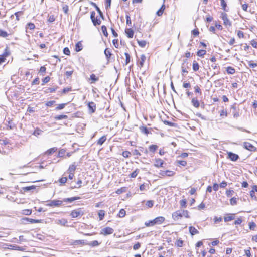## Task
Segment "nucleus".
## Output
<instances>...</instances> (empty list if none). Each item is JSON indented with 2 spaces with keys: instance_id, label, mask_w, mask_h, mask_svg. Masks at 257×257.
<instances>
[{
  "instance_id": "f8f14e48",
  "label": "nucleus",
  "mask_w": 257,
  "mask_h": 257,
  "mask_svg": "<svg viewBox=\"0 0 257 257\" xmlns=\"http://www.w3.org/2000/svg\"><path fill=\"white\" fill-rule=\"evenodd\" d=\"M79 199H80L79 197H71V198H65L63 199V200L62 201L63 202H68L69 203H71L73 201L78 200Z\"/></svg>"
},
{
  "instance_id": "a211bd4d",
  "label": "nucleus",
  "mask_w": 257,
  "mask_h": 257,
  "mask_svg": "<svg viewBox=\"0 0 257 257\" xmlns=\"http://www.w3.org/2000/svg\"><path fill=\"white\" fill-rule=\"evenodd\" d=\"M90 80L92 81L91 83H94L99 80V78L96 77L94 74H92L90 76Z\"/></svg>"
},
{
  "instance_id": "a18cd8bd",
  "label": "nucleus",
  "mask_w": 257,
  "mask_h": 257,
  "mask_svg": "<svg viewBox=\"0 0 257 257\" xmlns=\"http://www.w3.org/2000/svg\"><path fill=\"white\" fill-rule=\"evenodd\" d=\"M35 188V186H34V185H32V186H27V187H24L23 188V189L25 191H30L31 190H33Z\"/></svg>"
},
{
  "instance_id": "dca6fc26",
  "label": "nucleus",
  "mask_w": 257,
  "mask_h": 257,
  "mask_svg": "<svg viewBox=\"0 0 257 257\" xmlns=\"http://www.w3.org/2000/svg\"><path fill=\"white\" fill-rule=\"evenodd\" d=\"M125 33L127 35V36L130 38H132L133 37L134 35V31L131 28L126 29L125 30Z\"/></svg>"
},
{
  "instance_id": "423d86ee",
  "label": "nucleus",
  "mask_w": 257,
  "mask_h": 257,
  "mask_svg": "<svg viewBox=\"0 0 257 257\" xmlns=\"http://www.w3.org/2000/svg\"><path fill=\"white\" fill-rule=\"evenodd\" d=\"M243 147L251 152H254L256 150V148L253 146L251 144L248 142H244L243 143Z\"/></svg>"
},
{
  "instance_id": "4468645a",
  "label": "nucleus",
  "mask_w": 257,
  "mask_h": 257,
  "mask_svg": "<svg viewBox=\"0 0 257 257\" xmlns=\"http://www.w3.org/2000/svg\"><path fill=\"white\" fill-rule=\"evenodd\" d=\"M164 163V161L161 159H157L155 160V163L154 165L157 167H162V165Z\"/></svg>"
},
{
  "instance_id": "9b49d317",
  "label": "nucleus",
  "mask_w": 257,
  "mask_h": 257,
  "mask_svg": "<svg viewBox=\"0 0 257 257\" xmlns=\"http://www.w3.org/2000/svg\"><path fill=\"white\" fill-rule=\"evenodd\" d=\"M189 231L191 235L192 236L199 233V231L197 230V229L193 226H190L189 227Z\"/></svg>"
},
{
  "instance_id": "e2e57ef3",
  "label": "nucleus",
  "mask_w": 257,
  "mask_h": 257,
  "mask_svg": "<svg viewBox=\"0 0 257 257\" xmlns=\"http://www.w3.org/2000/svg\"><path fill=\"white\" fill-rule=\"evenodd\" d=\"M73 73V70L67 71L65 72V75L67 77V78H69L70 76H71L72 75Z\"/></svg>"
},
{
  "instance_id": "9d476101",
  "label": "nucleus",
  "mask_w": 257,
  "mask_h": 257,
  "mask_svg": "<svg viewBox=\"0 0 257 257\" xmlns=\"http://www.w3.org/2000/svg\"><path fill=\"white\" fill-rule=\"evenodd\" d=\"M165 218L163 216L157 217L154 219V220H155L156 224H162L165 221Z\"/></svg>"
},
{
  "instance_id": "c03bdc74",
  "label": "nucleus",
  "mask_w": 257,
  "mask_h": 257,
  "mask_svg": "<svg viewBox=\"0 0 257 257\" xmlns=\"http://www.w3.org/2000/svg\"><path fill=\"white\" fill-rule=\"evenodd\" d=\"M256 224L253 222L249 223V228L250 230H254L256 227Z\"/></svg>"
},
{
  "instance_id": "1a4fd4ad",
  "label": "nucleus",
  "mask_w": 257,
  "mask_h": 257,
  "mask_svg": "<svg viewBox=\"0 0 257 257\" xmlns=\"http://www.w3.org/2000/svg\"><path fill=\"white\" fill-rule=\"evenodd\" d=\"M88 107L91 113H94L96 110V105L93 102H89L88 103Z\"/></svg>"
},
{
  "instance_id": "4d7b16f0",
  "label": "nucleus",
  "mask_w": 257,
  "mask_h": 257,
  "mask_svg": "<svg viewBox=\"0 0 257 257\" xmlns=\"http://www.w3.org/2000/svg\"><path fill=\"white\" fill-rule=\"evenodd\" d=\"M65 105L66 104L64 103L59 104L58 106L56 108V110H58L63 109L65 107Z\"/></svg>"
},
{
  "instance_id": "37998d69",
  "label": "nucleus",
  "mask_w": 257,
  "mask_h": 257,
  "mask_svg": "<svg viewBox=\"0 0 257 257\" xmlns=\"http://www.w3.org/2000/svg\"><path fill=\"white\" fill-rule=\"evenodd\" d=\"M125 210L123 209H121L119 212L118 216L119 217L122 218L125 216Z\"/></svg>"
},
{
  "instance_id": "aec40b11",
  "label": "nucleus",
  "mask_w": 257,
  "mask_h": 257,
  "mask_svg": "<svg viewBox=\"0 0 257 257\" xmlns=\"http://www.w3.org/2000/svg\"><path fill=\"white\" fill-rule=\"evenodd\" d=\"M106 140V136H103L97 141V144L99 145H102L105 142Z\"/></svg>"
},
{
  "instance_id": "393cba45",
  "label": "nucleus",
  "mask_w": 257,
  "mask_h": 257,
  "mask_svg": "<svg viewBox=\"0 0 257 257\" xmlns=\"http://www.w3.org/2000/svg\"><path fill=\"white\" fill-rule=\"evenodd\" d=\"M142 133H144L146 135H148L149 133V131L147 127L144 126H141L139 127Z\"/></svg>"
},
{
  "instance_id": "ddd939ff",
  "label": "nucleus",
  "mask_w": 257,
  "mask_h": 257,
  "mask_svg": "<svg viewBox=\"0 0 257 257\" xmlns=\"http://www.w3.org/2000/svg\"><path fill=\"white\" fill-rule=\"evenodd\" d=\"M92 4L93 6H94V7L95 8L96 11H97V12L98 13L100 17L102 19H104V16H103V14L102 13V12H101V11L100 10V9H99V8L97 6V5L94 3H92Z\"/></svg>"
},
{
  "instance_id": "de8ad7c7",
  "label": "nucleus",
  "mask_w": 257,
  "mask_h": 257,
  "mask_svg": "<svg viewBox=\"0 0 257 257\" xmlns=\"http://www.w3.org/2000/svg\"><path fill=\"white\" fill-rule=\"evenodd\" d=\"M153 205H154V201L152 200H148L146 203V205L149 208L152 207Z\"/></svg>"
},
{
  "instance_id": "c756f323",
  "label": "nucleus",
  "mask_w": 257,
  "mask_h": 257,
  "mask_svg": "<svg viewBox=\"0 0 257 257\" xmlns=\"http://www.w3.org/2000/svg\"><path fill=\"white\" fill-rule=\"evenodd\" d=\"M98 216L100 220H102L105 216V211L103 210H100L98 212Z\"/></svg>"
},
{
  "instance_id": "338daca9",
  "label": "nucleus",
  "mask_w": 257,
  "mask_h": 257,
  "mask_svg": "<svg viewBox=\"0 0 257 257\" xmlns=\"http://www.w3.org/2000/svg\"><path fill=\"white\" fill-rule=\"evenodd\" d=\"M67 178L66 177H62L59 179V182L61 184H65L67 181Z\"/></svg>"
},
{
  "instance_id": "603ef678",
  "label": "nucleus",
  "mask_w": 257,
  "mask_h": 257,
  "mask_svg": "<svg viewBox=\"0 0 257 257\" xmlns=\"http://www.w3.org/2000/svg\"><path fill=\"white\" fill-rule=\"evenodd\" d=\"M65 153V150L64 149H61V150L59 151V152L58 153V157H62L64 155Z\"/></svg>"
},
{
  "instance_id": "4be33fe9",
  "label": "nucleus",
  "mask_w": 257,
  "mask_h": 257,
  "mask_svg": "<svg viewBox=\"0 0 257 257\" xmlns=\"http://www.w3.org/2000/svg\"><path fill=\"white\" fill-rule=\"evenodd\" d=\"M104 54L107 60H109L111 56L110 50L108 48H106L104 50Z\"/></svg>"
},
{
  "instance_id": "680f3d73",
  "label": "nucleus",
  "mask_w": 257,
  "mask_h": 257,
  "mask_svg": "<svg viewBox=\"0 0 257 257\" xmlns=\"http://www.w3.org/2000/svg\"><path fill=\"white\" fill-rule=\"evenodd\" d=\"M244 251H245V255L247 257H251V253H250V247L248 249L245 250Z\"/></svg>"
},
{
  "instance_id": "8fccbe9b",
  "label": "nucleus",
  "mask_w": 257,
  "mask_h": 257,
  "mask_svg": "<svg viewBox=\"0 0 257 257\" xmlns=\"http://www.w3.org/2000/svg\"><path fill=\"white\" fill-rule=\"evenodd\" d=\"M181 212L182 213V214H183V216H185L186 218H190V216L188 214V212L187 210H181Z\"/></svg>"
},
{
  "instance_id": "39448f33",
  "label": "nucleus",
  "mask_w": 257,
  "mask_h": 257,
  "mask_svg": "<svg viewBox=\"0 0 257 257\" xmlns=\"http://www.w3.org/2000/svg\"><path fill=\"white\" fill-rule=\"evenodd\" d=\"M114 230L112 228L107 227L103 228L100 232L101 234H103L104 235H107L109 234H111L113 233Z\"/></svg>"
},
{
  "instance_id": "bf43d9fd",
  "label": "nucleus",
  "mask_w": 257,
  "mask_h": 257,
  "mask_svg": "<svg viewBox=\"0 0 257 257\" xmlns=\"http://www.w3.org/2000/svg\"><path fill=\"white\" fill-rule=\"evenodd\" d=\"M63 53L66 55H69L70 54V51L68 48L65 47L63 49Z\"/></svg>"
},
{
  "instance_id": "20e7f679",
  "label": "nucleus",
  "mask_w": 257,
  "mask_h": 257,
  "mask_svg": "<svg viewBox=\"0 0 257 257\" xmlns=\"http://www.w3.org/2000/svg\"><path fill=\"white\" fill-rule=\"evenodd\" d=\"M63 201L59 200H53L49 202L47 204L48 206H56L58 207L62 204Z\"/></svg>"
},
{
  "instance_id": "2f4dec72",
  "label": "nucleus",
  "mask_w": 257,
  "mask_h": 257,
  "mask_svg": "<svg viewBox=\"0 0 257 257\" xmlns=\"http://www.w3.org/2000/svg\"><path fill=\"white\" fill-rule=\"evenodd\" d=\"M234 218V215L233 214H230V215L224 217L225 222H228L231 221Z\"/></svg>"
},
{
  "instance_id": "f03ea898",
  "label": "nucleus",
  "mask_w": 257,
  "mask_h": 257,
  "mask_svg": "<svg viewBox=\"0 0 257 257\" xmlns=\"http://www.w3.org/2000/svg\"><path fill=\"white\" fill-rule=\"evenodd\" d=\"M84 214V211L81 208H78L76 210L72 211L70 213V216L72 218H76L78 216H82Z\"/></svg>"
},
{
  "instance_id": "412c9836",
  "label": "nucleus",
  "mask_w": 257,
  "mask_h": 257,
  "mask_svg": "<svg viewBox=\"0 0 257 257\" xmlns=\"http://www.w3.org/2000/svg\"><path fill=\"white\" fill-rule=\"evenodd\" d=\"M76 166L75 165V163L72 164L71 165H70L69 166V169L67 170L68 173H74V171L76 170Z\"/></svg>"
},
{
  "instance_id": "6e6d98bb",
  "label": "nucleus",
  "mask_w": 257,
  "mask_h": 257,
  "mask_svg": "<svg viewBox=\"0 0 257 257\" xmlns=\"http://www.w3.org/2000/svg\"><path fill=\"white\" fill-rule=\"evenodd\" d=\"M23 211V213L25 215H29L32 213V211L29 209H25Z\"/></svg>"
},
{
  "instance_id": "6ab92c4d",
  "label": "nucleus",
  "mask_w": 257,
  "mask_h": 257,
  "mask_svg": "<svg viewBox=\"0 0 257 257\" xmlns=\"http://www.w3.org/2000/svg\"><path fill=\"white\" fill-rule=\"evenodd\" d=\"M191 102L192 105L196 108H198L199 107L200 103L199 101L195 98H193L192 99Z\"/></svg>"
},
{
  "instance_id": "7c9ffc66",
  "label": "nucleus",
  "mask_w": 257,
  "mask_h": 257,
  "mask_svg": "<svg viewBox=\"0 0 257 257\" xmlns=\"http://www.w3.org/2000/svg\"><path fill=\"white\" fill-rule=\"evenodd\" d=\"M43 132V131L39 128H37L34 131L33 135H35V136H38V135H41Z\"/></svg>"
},
{
  "instance_id": "864d4df0",
  "label": "nucleus",
  "mask_w": 257,
  "mask_h": 257,
  "mask_svg": "<svg viewBox=\"0 0 257 257\" xmlns=\"http://www.w3.org/2000/svg\"><path fill=\"white\" fill-rule=\"evenodd\" d=\"M67 223V221L66 219H62L58 220V224H61L63 225H65Z\"/></svg>"
},
{
  "instance_id": "f257e3e1",
  "label": "nucleus",
  "mask_w": 257,
  "mask_h": 257,
  "mask_svg": "<svg viewBox=\"0 0 257 257\" xmlns=\"http://www.w3.org/2000/svg\"><path fill=\"white\" fill-rule=\"evenodd\" d=\"M222 20L223 21V24L227 27L231 26V22L229 21V20L227 18V15L226 13L224 12L221 13V16L220 17Z\"/></svg>"
},
{
  "instance_id": "5fc2aeb1",
  "label": "nucleus",
  "mask_w": 257,
  "mask_h": 257,
  "mask_svg": "<svg viewBox=\"0 0 257 257\" xmlns=\"http://www.w3.org/2000/svg\"><path fill=\"white\" fill-rule=\"evenodd\" d=\"M255 191L253 189H252V190L250 191V195L251 197L254 199H256V197L255 195Z\"/></svg>"
},
{
  "instance_id": "7ed1b4c3",
  "label": "nucleus",
  "mask_w": 257,
  "mask_h": 257,
  "mask_svg": "<svg viewBox=\"0 0 257 257\" xmlns=\"http://www.w3.org/2000/svg\"><path fill=\"white\" fill-rule=\"evenodd\" d=\"M90 19L94 26L99 25L101 24V20L98 19L97 17L95 18V12L92 11L90 15Z\"/></svg>"
},
{
  "instance_id": "e433bc0d",
  "label": "nucleus",
  "mask_w": 257,
  "mask_h": 257,
  "mask_svg": "<svg viewBox=\"0 0 257 257\" xmlns=\"http://www.w3.org/2000/svg\"><path fill=\"white\" fill-rule=\"evenodd\" d=\"M8 35H9V34H8V33L6 31L0 29V37H3V38H6Z\"/></svg>"
},
{
  "instance_id": "49530a36",
  "label": "nucleus",
  "mask_w": 257,
  "mask_h": 257,
  "mask_svg": "<svg viewBox=\"0 0 257 257\" xmlns=\"http://www.w3.org/2000/svg\"><path fill=\"white\" fill-rule=\"evenodd\" d=\"M138 43L139 45L142 48L145 47L146 45V42L144 40L138 41Z\"/></svg>"
},
{
  "instance_id": "f3484780",
  "label": "nucleus",
  "mask_w": 257,
  "mask_h": 257,
  "mask_svg": "<svg viewBox=\"0 0 257 257\" xmlns=\"http://www.w3.org/2000/svg\"><path fill=\"white\" fill-rule=\"evenodd\" d=\"M23 219L29 221L31 223H37L41 222V220L34 219L27 217L23 218Z\"/></svg>"
},
{
  "instance_id": "cd10ccee",
  "label": "nucleus",
  "mask_w": 257,
  "mask_h": 257,
  "mask_svg": "<svg viewBox=\"0 0 257 257\" xmlns=\"http://www.w3.org/2000/svg\"><path fill=\"white\" fill-rule=\"evenodd\" d=\"M68 116L66 115H59L55 116V119L57 120H62L63 119H67Z\"/></svg>"
},
{
  "instance_id": "a19ab883",
  "label": "nucleus",
  "mask_w": 257,
  "mask_h": 257,
  "mask_svg": "<svg viewBox=\"0 0 257 257\" xmlns=\"http://www.w3.org/2000/svg\"><path fill=\"white\" fill-rule=\"evenodd\" d=\"M57 87H54V88H47L45 91V93H52L53 92H55L56 90Z\"/></svg>"
},
{
  "instance_id": "473e14b6",
  "label": "nucleus",
  "mask_w": 257,
  "mask_h": 257,
  "mask_svg": "<svg viewBox=\"0 0 257 257\" xmlns=\"http://www.w3.org/2000/svg\"><path fill=\"white\" fill-rule=\"evenodd\" d=\"M221 6L224 11H228V10L226 9L227 4L225 0H221Z\"/></svg>"
},
{
  "instance_id": "052dcab7",
  "label": "nucleus",
  "mask_w": 257,
  "mask_h": 257,
  "mask_svg": "<svg viewBox=\"0 0 257 257\" xmlns=\"http://www.w3.org/2000/svg\"><path fill=\"white\" fill-rule=\"evenodd\" d=\"M183 241L181 240H178L175 243V245L178 247H181L183 245Z\"/></svg>"
},
{
  "instance_id": "0eeeda50",
  "label": "nucleus",
  "mask_w": 257,
  "mask_h": 257,
  "mask_svg": "<svg viewBox=\"0 0 257 257\" xmlns=\"http://www.w3.org/2000/svg\"><path fill=\"white\" fill-rule=\"evenodd\" d=\"M172 218L175 220H178L180 218L182 217L183 216V214H182V213L181 211L178 210L175 212H174L172 214Z\"/></svg>"
},
{
  "instance_id": "5701e85b",
  "label": "nucleus",
  "mask_w": 257,
  "mask_h": 257,
  "mask_svg": "<svg viewBox=\"0 0 257 257\" xmlns=\"http://www.w3.org/2000/svg\"><path fill=\"white\" fill-rule=\"evenodd\" d=\"M57 149L56 147L50 148L45 152V154H47L48 155H51L53 153L57 151Z\"/></svg>"
},
{
  "instance_id": "69168bd1",
  "label": "nucleus",
  "mask_w": 257,
  "mask_h": 257,
  "mask_svg": "<svg viewBox=\"0 0 257 257\" xmlns=\"http://www.w3.org/2000/svg\"><path fill=\"white\" fill-rule=\"evenodd\" d=\"M178 163L179 165L182 166H185L187 165V162L185 161L182 160V161H178Z\"/></svg>"
},
{
  "instance_id": "72a5a7b5",
  "label": "nucleus",
  "mask_w": 257,
  "mask_h": 257,
  "mask_svg": "<svg viewBox=\"0 0 257 257\" xmlns=\"http://www.w3.org/2000/svg\"><path fill=\"white\" fill-rule=\"evenodd\" d=\"M206 53V51L205 50H199L197 52V55L200 57H203Z\"/></svg>"
},
{
  "instance_id": "774afa93",
  "label": "nucleus",
  "mask_w": 257,
  "mask_h": 257,
  "mask_svg": "<svg viewBox=\"0 0 257 257\" xmlns=\"http://www.w3.org/2000/svg\"><path fill=\"white\" fill-rule=\"evenodd\" d=\"M55 103V101H50L46 103V105L48 107L52 106Z\"/></svg>"
},
{
  "instance_id": "0e129e2a",
  "label": "nucleus",
  "mask_w": 257,
  "mask_h": 257,
  "mask_svg": "<svg viewBox=\"0 0 257 257\" xmlns=\"http://www.w3.org/2000/svg\"><path fill=\"white\" fill-rule=\"evenodd\" d=\"M125 188H121L120 189H118L116 191V193L118 194H120L125 191Z\"/></svg>"
},
{
  "instance_id": "c85d7f7f",
  "label": "nucleus",
  "mask_w": 257,
  "mask_h": 257,
  "mask_svg": "<svg viewBox=\"0 0 257 257\" xmlns=\"http://www.w3.org/2000/svg\"><path fill=\"white\" fill-rule=\"evenodd\" d=\"M124 55L125 56L126 59H125V63H123V65H126L130 62V56L129 54L127 52H125L124 53Z\"/></svg>"
},
{
  "instance_id": "3c124183",
  "label": "nucleus",
  "mask_w": 257,
  "mask_h": 257,
  "mask_svg": "<svg viewBox=\"0 0 257 257\" xmlns=\"http://www.w3.org/2000/svg\"><path fill=\"white\" fill-rule=\"evenodd\" d=\"M230 202L231 205H235L237 204V199L233 197L230 199Z\"/></svg>"
},
{
  "instance_id": "2eb2a0df",
  "label": "nucleus",
  "mask_w": 257,
  "mask_h": 257,
  "mask_svg": "<svg viewBox=\"0 0 257 257\" xmlns=\"http://www.w3.org/2000/svg\"><path fill=\"white\" fill-rule=\"evenodd\" d=\"M86 244L91 247H95L99 245L100 243L98 242L97 240H94L93 241L88 242Z\"/></svg>"
},
{
  "instance_id": "a878e982",
  "label": "nucleus",
  "mask_w": 257,
  "mask_h": 257,
  "mask_svg": "<svg viewBox=\"0 0 257 257\" xmlns=\"http://www.w3.org/2000/svg\"><path fill=\"white\" fill-rule=\"evenodd\" d=\"M75 50L76 52H79L82 49V45L80 42H78L75 45Z\"/></svg>"
},
{
  "instance_id": "bb28decb",
  "label": "nucleus",
  "mask_w": 257,
  "mask_h": 257,
  "mask_svg": "<svg viewBox=\"0 0 257 257\" xmlns=\"http://www.w3.org/2000/svg\"><path fill=\"white\" fill-rule=\"evenodd\" d=\"M192 68L194 71H197L199 69V65L195 61H194L193 63Z\"/></svg>"
},
{
  "instance_id": "09e8293b",
  "label": "nucleus",
  "mask_w": 257,
  "mask_h": 257,
  "mask_svg": "<svg viewBox=\"0 0 257 257\" xmlns=\"http://www.w3.org/2000/svg\"><path fill=\"white\" fill-rule=\"evenodd\" d=\"M180 204L181 207L185 208L186 207V200L185 199H182L180 202Z\"/></svg>"
},
{
  "instance_id": "6e6552de",
  "label": "nucleus",
  "mask_w": 257,
  "mask_h": 257,
  "mask_svg": "<svg viewBox=\"0 0 257 257\" xmlns=\"http://www.w3.org/2000/svg\"><path fill=\"white\" fill-rule=\"evenodd\" d=\"M228 157L231 160L233 161H236L238 159L239 156L236 154L230 152L228 153Z\"/></svg>"
},
{
  "instance_id": "f704fd0d",
  "label": "nucleus",
  "mask_w": 257,
  "mask_h": 257,
  "mask_svg": "<svg viewBox=\"0 0 257 257\" xmlns=\"http://www.w3.org/2000/svg\"><path fill=\"white\" fill-rule=\"evenodd\" d=\"M140 170L139 169H136L133 172L130 174L131 178H135L138 174Z\"/></svg>"
},
{
  "instance_id": "4c0bfd02",
  "label": "nucleus",
  "mask_w": 257,
  "mask_h": 257,
  "mask_svg": "<svg viewBox=\"0 0 257 257\" xmlns=\"http://www.w3.org/2000/svg\"><path fill=\"white\" fill-rule=\"evenodd\" d=\"M173 174V172L171 171L166 170L162 173V175H167L168 176H171Z\"/></svg>"
},
{
  "instance_id": "13d9d810",
  "label": "nucleus",
  "mask_w": 257,
  "mask_h": 257,
  "mask_svg": "<svg viewBox=\"0 0 257 257\" xmlns=\"http://www.w3.org/2000/svg\"><path fill=\"white\" fill-rule=\"evenodd\" d=\"M164 123L165 125H169L170 126H175V124L174 123L171 122L169 121H167V120L164 121Z\"/></svg>"
},
{
  "instance_id": "b1692460",
  "label": "nucleus",
  "mask_w": 257,
  "mask_h": 257,
  "mask_svg": "<svg viewBox=\"0 0 257 257\" xmlns=\"http://www.w3.org/2000/svg\"><path fill=\"white\" fill-rule=\"evenodd\" d=\"M226 71L228 74H233L235 72V70L234 68L229 66L227 67Z\"/></svg>"
},
{
  "instance_id": "ea45409f",
  "label": "nucleus",
  "mask_w": 257,
  "mask_h": 257,
  "mask_svg": "<svg viewBox=\"0 0 257 257\" xmlns=\"http://www.w3.org/2000/svg\"><path fill=\"white\" fill-rule=\"evenodd\" d=\"M146 60V57L144 55H142L141 56V61H140V66L141 67H143L144 65V62Z\"/></svg>"
},
{
  "instance_id": "79ce46f5",
  "label": "nucleus",
  "mask_w": 257,
  "mask_h": 257,
  "mask_svg": "<svg viewBox=\"0 0 257 257\" xmlns=\"http://www.w3.org/2000/svg\"><path fill=\"white\" fill-rule=\"evenodd\" d=\"M88 242L84 240H78L75 241V244H83V245H87L86 243H87Z\"/></svg>"
},
{
  "instance_id": "c9c22d12",
  "label": "nucleus",
  "mask_w": 257,
  "mask_h": 257,
  "mask_svg": "<svg viewBox=\"0 0 257 257\" xmlns=\"http://www.w3.org/2000/svg\"><path fill=\"white\" fill-rule=\"evenodd\" d=\"M101 30H102V32L103 33V34H104V35L106 37H107L108 36V33H107V28L104 25H103L101 27Z\"/></svg>"
},
{
  "instance_id": "58836bf2",
  "label": "nucleus",
  "mask_w": 257,
  "mask_h": 257,
  "mask_svg": "<svg viewBox=\"0 0 257 257\" xmlns=\"http://www.w3.org/2000/svg\"><path fill=\"white\" fill-rule=\"evenodd\" d=\"M158 146L155 145H152L149 146V150L152 152H155L157 149Z\"/></svg>"
}]
</instances>
